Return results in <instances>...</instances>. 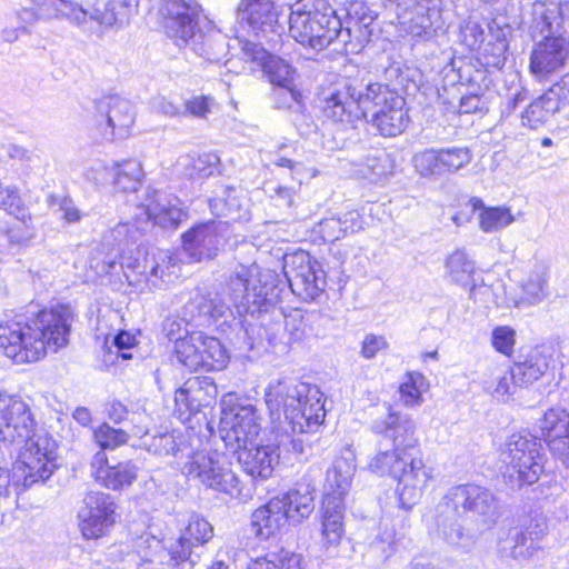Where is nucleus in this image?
<instances>
[{
    "mask_svg": "<svg viewBox=\"0 0 569 569\" xmlns=\"http://www.w3.org/2000/svg\"><path fill=\"white\" fill-rule=\"evenodd\" d=\"M144 445L149 452L157 456L174 455L178 450L176 439L170 433L153 436L149 441H146Z\"/></svg>",
    "mask_w": 569,
    "mask_h": 569,
    "instance_id": "nucleus-60",
    "label": "nucleus"
},
{
    "mask_svg": "<svg viewBox=\"0 0 569 569\" xmlns=\"http://www.w3.org/2000/svg\"><path fill=\"white\" fill-rule=\"evenodd\" d=\"M391 437H385V442H378L377 452L370 458L368 469L378 476L389 475L391 471Z\"/></svg>",
    "mask_w": 569,
    "mask_h": 569,
    "instance_id": "nucleus-55",
    "label": "nucleus"
},
{
    "mask_svg": "<svg viewBox=\"0 0 569 569\" xmlns=\"http://www.w3.org/2000/svg\"><path fill=\"white\" fill-rule=\"evenodd\" d=\"M138 466L132 460L110 463L106 452L98 451L90 462V473L101 486L110 490L129 488L138 477Z\"/></svg>",
    "mask_w": 569,
    "mask_h": 569,
    "instance_id": "nucleus-21",
    "label": "nucleus"
},
{
    "mask_svg": "<svg viewBox=\"0 0 569 569\" xmlns=\"http://www.w3.org/2000/svg\"><path fill=\"white\" fill-rule=\"evenodd\" d=\"M391 90L388 84L370 83L362 93L356 87L345 83L333 89L323 99L322 112L335 122L368 119L372 128L383 137H391Z\"/></svg>",
    "mask_w": 569,
    "mask_h": 569,
    "instance_id": "nucleus-5",
    "label": "nucleus"
},
{
    "mask_svg": "<svg viewBox=\"0 0 569 569\" xmlns=\"http://www.w3.org/2000/svg\"><path fill=\"white\" fill-rule=\"evenodd\" d=\"M146 213L148 222L152 220L154 224L163 229H176L184 216L180 208L161 203L158 200L147 204Z\"/></svg>",
    "mask_w": 569,
    "mask_h": 569,
    "instance_id": "nucleus-47",
    "label": "nucleus"
},
{
    "mask_svg": "<svg viewBox=\"0 0 569 569\" xmlns=\"http://www.w3.org/2000/svg\"><path fill=\"white\" fill-rule=\"evenodd\" d=\"M561 13L559 2L536 1L531 6V28L546 36L560 34Z\"/></svg>",
    "mask_w": 569,
    "mask_h": 569,
    "instance_id": "nucleus-38",
    "label": "nucleus"
},
{
    "mask_svg": "<svg viewBox=\"0 0 569 569\" xmlns=\"http://www.w3.org/2000/svg\"><path fill=\"white\" fill-rule=\"evenodd\" d=\"M116 503L104 492L90 491L78 511L79 527L86 539H97L114 523Z\"/></svg>",
    "mask_w": 569,
    "mask_h": 569,
    "instance_id": "nucleus-15",
    "label": "nucleus"
},
{
    "mask_svg": "<svg viewBox=\"0 0 569 569\" xmlns=\"http://www.w3.org/2000/svg\"><path fill=\"white\" fill-rule=\"evenodd\" d=\"M200 370L218 371L228 363V355L221 342L214 337L203 336L201 332L200 341Z\"/></svg>",
    "mask_w": 569,
    "mask_h": 569,
    "instance_id": "nucleus-46",
    "label": "nucleus"
},
{
    "mask_svg": "<svg viewBox=\"0 0 569 569\" xmlns=\"http://www.w3.org/2000/svg\"><path fill=\"white\" fill-rule=\"evenodd\" d=\"M353 475L355 466L351 462L343 458L337 459L326 475V497H337L342 501Z\"/></svg>",
    "mask_w": 569,
    "mask_h": 569,
    "instance_id": "nucleus-42",
    "label": "nucleus"
},
{
    "mask_svg": "<svg viewBox=\"0 0 569 569\" xmlns=\"http://www.w3.org/2000/svg\"><path fill=\"white\" fill-rule=\"evenodd\" d=\"M568 84L569 77L566 76L533 100L521 113V123L530 129L542 126L562 106L569 103Z\"/></svg>",
    "mask_w": 569,
    "mask_h": 569,
    "instance_id": "nucleus-22",
    "label": "nucleus"
},
{
    "mask_svg": "<svg viewBox=\"0 0 569 569\" xmlns=\"http://www.w3.org/2000/svg\"><path fill=\"white\" fill-rule=\"evenodd\" d=\"M550 452L565 466H569V436L546 441Z\"/></svg>",
    "mask_w": 569,
    "mask_h": 569,
    "instance_id": "nucleus-64",
    "label": "nucleus"
},
{
    "mask_svg": "<svg viewBox=\"0 0 569 569\" xmlns=\"http://www.w3.org/2000/svg\"><path fill=\"white\" fill-rule=\"evenodd\" d=\"M280 445L256 446L253 442L232 448L243 471L253 479L269 478L280 460Z\"/></svg>",
    "mask_w": 569,
    "mask_h": 569,
    "instance_id": "nucleus-25",
    "label": "nucleus"
},
{
    "mask_svg": "<svg viewBox=\"0 0 569 569\" xmlns=\"http://www.w3.org/2000/svg\"><path fill=\"white\" fill-rule=\"evenodd\" d=\"M501 548L515 559L529 558L537 549V540L528 531L516 528L509 531Z\"/></svg>",
    "mask_w": 569,
    "mask_h": 569,
    "instance_id": "nucleus-50",
    "label": "nucleus"
},
{
    "mask_svg": "<svg viewBox=\"0 0 569 569\" xmlns=\"http://www.w3.org/2000/svg\"><path fill=\"white\" fill-rule=\"evenodd\" d=\"M319 233L327 242H335L343 237L340 220L337 217L326 218L319 223Z\"/></svg>",
    "mask_w": 569,
    "mask_h": 569,
    "instance_id": "nucleus-62",
    "label": "nucleus"
},
{
    "mask_svg": "<svg viewBox=\"0 0 569 569\" xmlns=\"http://www.w3.org/2000/svg\"><path fill=\"white\" fill-rule=\"evenodd\" d=\"M549 356L542 348L535 347L512 366V377L519 387H527L539 380L549 368Z\"/></svg>",
    "mask_w": 569,
    "mask_h": 569,
    "instance_id": "nucleus-33",
    "label": "nucleus"
},
{
    "mask_svg": "<svg viewBox=\"0 0 569 569\" xmlns=\"http://www.w3.org/2000/svg\"><path fill=\"white\" fill-rule=\"evenodd\" d=\"M435 519L438 537L453 548L469 549L480 533L477 528H466L467 518L443 501L438 503Z\"/></svg>",
    "mask_w": 569,
    "mask_h": 569,
    "instance_id": "nucleus-23",
    "label": "nucleus"
},
{
    "mask_svg": "<svg viewBox=\"0 0 569 569\" xmlns=\"http://www.w3.org/2000/svg\"><path fill=\"white\" fill-rule=\"evenodd\" d=\"M397 26L399 31L413 38L427 39L432 36V17L437 14L425 0H396Z\"/></svg>",
    "mask_w": 569,
    "mask_h": 569,
    "instance_id": "nucleus-24",
    "label": "nucleus"
},
{
    "mask_svg": "<svg viewBox=\"0 0 569 569\" xmlns=\"http://www.w3.org/2000/svg\"><path fill=\"white\" fill-rule=\"evenodd\" d=\"M428 390L429 382L422 373L408 372L398 388L399 402L406 408H418L423 403V395Z\"/></svg>",
    "mask_w": 569,
    "mask_h": 569,
    "instance_id": "nucleus-44",
    "label": "nucleus"
},
{
    "mask_svg": "<svg viewBox=\"0 0 569 569\" xmlns=\"http://www.w3.org/2000/svg\"><path fill=\"white\" fill-rule=\"evenodd\" d=\"M222 422L229 426L222 439L230 449L246 443H252L261 430L260 416L257 408L251 403H237L229 409L222 408Z\"/></svg>",
    "mask_w": 569,
    "mask_h": 569,
    "instance_id": "nucleus-16",
    "label": "nucleus"
},
{
    "mask_svg": "<svg viewBox=\"0 0 569 569\" xmlns=\"http://www.w3.org/2000/svg\"><path fill=\"white\" fill-rule=\"evenodd\" d=\"M345 532L343 502L337 497H325L322 502L321 543L328 553L340 545Z\"/></svg>",
    "mask_w": 569,
    "mask_h": 569,
    "instance_id": "nucleus-30",
    "label": "nucleus"
},
{
    "mask_svg": "<svg viewBox=\"0 0 569 569\" xmlns=\"http://www.w3.org/2000/svg\"><path fill=\"white\" fill-rule=\"evenodd\" d=\"M24 441L23 449L19 455V461L14 475L17 487L28 489L34 483L44 482L57 469V442L48 433H37L36 430Z\"/></svg>",
    "mask_w": 569,
    "mask_h": 569,
    "instance_id": "nucleus-8",
    "label": "nucleus"
},
{
    "mask_svg": "<svg viewBox=\"0 0 569 569\" xmlns=\"http://www.w3.org/2000/svg\"><path fill=\"white\" fill-rule=\"evenodd\" d=\"M264 398L271 411L283 410L292 433L315 431L325 420L322 393L316 386L296 379L278 380L267 388Z\"/></svg>",
    "mask_w": 569,
    "mask_h": 569,
    "instance_id": "nucleus-6",
    "label": "nucleus"
},
{
    "mask_svg": "<svg viewBox=\"0 0 569 569\" xmlns=\"http://www.w3.org/2000/svg\"><path fill=\"white\" fill-rule=\"evenodd\" d=\"M88 18L104 26L129 23L137 13L139 0H120L108 3L104 10L97 7V0H87Z\"/></svg>",
    "mask_w": 569,
    "mask_h": 569,
    "instance_id": "nucleus-35",
    "label": "nucleus"
},
{
    "mask_svg": "<svg viewBox=\"0 0 569 569\" xmlns=\"http://www.w3.org/2000/svg\"><path fill=\"white\" fill-rule=\"evenodd\" d=\"M411 163L419 177L438 179L442 177L439 149H425L413 154Z\"/></svg>",
    "mask_w": 569,
    "mask_h": 569,
    "instance_id": "nucleus-51",
    "label": "nucleus"
},
{
    "mask_svg": "<svg viewBox=\"0 0 569 569\" xmlns=\"http://www.w3.org/2000/svg\"><path fill=\"white\" fill-rule=\"evenodd\" d=\"M471 212L481 210L479 213V228L486 233L500 231L515 221V217L507 207H485L480 198L472 197L468 201Z\"/></svg>",
    "mask_w": 569,
    "mask_h": 569,
    "instance_id": "nucleus-37",
    "label": "nucleus"
},
{
    "mask_svg": "<svg viewBox=\"0 0 569 569\" xmlns=\"http://www.w3.org/2000/svg\"><path fill=\"white\" fill-rule=\"evenodd\" d=\"M461 516L475 519L477 531L490 529L497 521V499L490 489L473 483L451 487L441 499Z\"/></svg>",
    "mask_w": 569,
    "mask_h": 569,
    "instance_id": "nucleus-10",
    "label": "nucleus"
},
{
    "mask_svg": "<svg viewBox=\"0 0 569 569\" xmlns=\"http://www.w3.org/2000/svg\"><path fill=\"white\" fill-rule=\"evenodd\" d=\"M213 535L212 526L203 518L193 516L180 537L169 547L167 566L171 569H193L203 546Z\"/></svg>",
    "mask_w": 569,
    "mask_h": 569,
    "instance_id": "nucleus-12",
    "label": "nucleus"
},
{
    "mask_svg": "<svg viewBox=\"0 0 569 569\" xmlns=\"http://www.w3.org/2000/svg\"><path fill=\"white\" fill-rule=\"evenodd\" d=\"M147 227V220L143 222V226L138 224L137 221L119 223L112 229V237L119 244L136 243L143 236Z\"/></svg>",
    "mask_w": 569,
    "mask_h": 569,
    "instance_id": "nucleus-57",
    "label": "nucleus"
},
{
    "mask_svg": "<svg viewBox=\"0 0 569 569\" xmlns=\"http://www.w3.org/2000/svg\"><path fill=\"white\" fill-rule=\"evenodd\" d=\"M227 281H229V278ZM226 284H228V282H226ZM223 295L228 298L229 303L224 301H218L206 296H197L188 303L187 309L191 313H196L194 317L199 318L201 325L211 320L216 321L223 317L228 311L231 312V307H234L231 303L230 297L227 292V286L223 288Z\"/></svg>",
    "mask_w": 569,
    "mask_h": 569,
    "instance_id": "nucleus-43",
    "label": "nucleus"
},
{
    "mask_svg": "<svg viewBox=\"0 0 569 569\" xmlns=\"http://www.w3.org/2000/svg\"><path fill=\"white\" fill-rule=\"evenodd\" d=\"M416 423L411 417L393 412V457L419 455Z\"/></svg>",
    "mask_w": 569,
    "mask_h": 569,
    "instance_id": "nucleus-39",
    "label": "nucleus"
},
{
    "mask_svg": "<svg viewBox=\"0 0 569 569\" xmlns=\"http://www.w3.org/2000/svg\"><path fill=\"white\" fill-rule=\"evenodd\" d=\"M282 320L284 321L283 331L287 332V342L291 343L300 341L306 336L307 323L305 313L300 309H291L289 312L282 311Z\"/></svg>",
    "mask_w": 569,
    "mask_h": 569,
    "instance_id": "nucleus-54",
    "label": "nucleus"
},
{
    "mask_svg": "<svg viewBox=\"0 0 569 569\" xmlns=\"http://www.w3.org/2000/svg\"><path fill=\"white\" fill-rule=\"evenodd\" d=\"M200 341L201 332H193L189 337L174 338V351L178 361L192 371L200 370V363H202Z\"/></svg>",
    "mask_w": 569,
    "mask_h": 569,
    "instance_id": "nucleus-45",
    "label": "nucleus"
},
{
    "mask_svg": "<svg viewBox=\"0 0 569 569\" xmlns=\"http://www.w3.org/2000/svg\"><path fill=\"white\" fill-rule=\"evenodd\" d=\"M475 263L462 250H456L446 259V274L462 287H469V296L477 299L479 292H488L489 287L473 281Z\"/></svg>",
    "mask_w": 569,
    "mask_h": 569,
    "instance_id": "nucleus-32",
    "label": "nucleus"
},
{
    "mask_svg": "<svg viewBox=\"0 0 569 569\" xmlns=\"http://www.w3.org/2000/svg\"><path fill=\"white\" fill-rule=\"evenodd\" d=\"M500 461L510 482L519 487L532 485L543 472L542 445L529 432L512 433L501 447Z\"/></svg>",
    "mask_w": 569,
    "mask_h": 569,
    "instance_id": "nucleus-7",
    "label": "nucleus"
},
{
    "mask_svg": "<svg viewBox=\"0 0 569 569\" xmlns=\"http://www.w3.org/2000/svg\"><path fill=\"white\" fill-rule=\"evenodd\" d=\"M73 320L72 309L60 305L39 311L33 319L17 316L0 321V350L16 363L39 361L48 349L68 345Z\"/></svg>",
    "mask_w": 569,
    "mask_h": 569,
    "instance_id": "nucleus-2",
    "label": "nucleus"
},
{
    "mask_svg": "<svg viewBox=\"0 0 569 569\" xmlns=\"http://www.w3.org/2000/svg\"><path fill=\"white\" fill-rule=\"evenodd\" d=\"M227 292L238 313H258L270 345L288 343L283 331L282 310L274 307L281 289L269 271H261L257 263L238 264L230 273Z\"/></svg>",
    "mask_w": 569,
    "mask_h": 569,
    "instance_id": "nucleus-3",
    "label": "nucleus"
},
{
    "mask_svg": "<svg viewBox=\"0 0 569 569\" xmlns=\"http://www.w3.org/2000/svg\"><path fill=\"white\" fill-rule=\"evenodd\" d=\"M94 117L97 124H106L109 136L113 137L116 131L122 136L134 121V112L131 103L119 96H106L94 102Z\"/></svg>",
    "mask_w": 569,
    "mask_h": 569,
    "instance_id": "nucleus-27",
    "label": "nucleus"
},
{
    "mask_svg": "<svg viewBox=\"0 0 569 569\" xmlns=\"http://www.w3.org/2000/svg\"><path fill=\"white\" fill-rule=\"evenodd\" d=\"M548 296V267L537 262L521 283L520 302L537 305Z\"/></svg>",
    "mask_w": 569,
    "mask_h": 569,
    "instance_id": "nucleus-40",
    "label": "nucleus"
},
{
    "mask_svg": "<svg viewBox=\"0 0 569 569\" xmlns=\"http://www.w3.org/2000/svg\"><path fill=\"white\" fill-rule=\"evenodd\" d=\"M442 174L456 173L472 160L468 148L452 147L439 149Z\"/></svg>",
    "mask_w": 569,
    "mask_h": 569,
    "instance_id": "nucleus-52",
    "label": "nucleus"
},
{
    "mask_svg": "<svg viewBox=\"0 0 569 569\" xmlns=\"http://www.w3.org/2000/svg\"><path fill=\"white\" fill-rule=\"evenodd\" d=\"M227 227L220 222L197 224L183 233V250L194 261L214 258L224 244Z\"/></svg>",
    "mask_w": 569,
    "mask_h": 569,
    "instance_id": "nucleus-19",
    "label": "nucleus"
},
{
    "mask_svg": "<svg viewBox=\"0 0 569 569\" xmlns=\"http://www.w3.org/2000/svg\"><path fill=\"white\" fill-rule=\"evenodd\" d=\"M36 419L29 407L17 395L0 393V442H13L28 438L36 430Z\"/></svg>",
    "mask_w": 569,
    "mask_h": 569,
    "instance_id": "nucleus-14",
    "label": "nucleus"
},
{
    "mask_svg": "<svg viewBox=\"0 0 569 569\" xmlns=\"http://www.w3.org/2000/svg\"><path fill=\"white\" fill-rule=\"evenodd\" d=\"M214 99L208 96H193L182 103L183 116L206 119L214 107Z\"/></svg>",
    "mask_w": 569,
    "mask_h": 569,
    "instance_id": "nucleus-59",
    "label": "nucleus"
},
{
    "mask_svg": "<svg viewBox=\"0 0 569 569\" xmlns=\"http://www.w3.org/2000/svg\"><path fill=\"white\" fill-rule=\"evenodd\" d=\"M546 441L569 436V412L561 408L549 409L540 421Z\"/></svg>",
    "mask_w": 569,
    "mask_h": 569,
    "instance_id": "nucleus-49",
    "label": "nucleus"
},
{
    "mask_svg": "<svg viewBox=\"0 0 569 569\" xmlns=\"http://www.w3.org/2000/svg\"><path fill=\"white\" fill-rule=\"evenodd\" d=\"M283 271L292 293L302 301H313L323 293L325 272L308 252L297 251L287 254Z\"/></svg>",
    "mask_w": 569,
    "mask_h": 569,
    "instance_id": "nucleus-11",
    "label": "nucleus"
},
{
    "mask_svg": "<svg viewBox=\"0 0 569 569\" xmlns=\"http://www.w3.org/2000/svg\"><path fill=\"white\" fill-rule=\"evenodd\" d=\"M569 53V42L562 34L545 36L531 52L530 70L538 77L558 70Z\"/></svg>",
    "mask_w": 569,
    "mask_h": 569,
    "instance_id": "nucleus-28",
    "label": "nucleus"
},
{
    "mask_svg": "<svg viewBox=\"0 0 569 569\" xmlns=\"http://www.w3.org/2000/svg\"><path fill=\"white\" fill-rule=\"evenodd\" d=\"M209 207L217 217H224L232 221L248 219V200L241 191L223 186L217 194L209 200Z\"/></svg>",
    "mask_w": 569,
    "mask_h": 569,
    "instance_id": "nucleus-31",
    "label": "nucleus"
},
{
    "mask_svg": "<svg viewBox=\"0 0 569 569\" xmlns=\"http://www.w3.org/2000/svg\"><path fill=\"white\" fill-rule=\"evenodd\" d=\"M247 569H302L301 556L293 552H270L256 559H251Z\"/></svg>",
    "mask_w": 569,
    "mask_h": 569,
    "instance_id": "nucleus-48",
    "label": "nucleus"
},
{
    "mask_svg": "<svg viewBox=\"0 0 569 569\" xmlns=\"http://www.w3.org/2000/svg\"><path fill=\"white\" fill-rule=\"evenodd\" d=\"M93 439L100 447V451L104 452V450H114L127 443L129 433L124 429L113 428L109 423L103 422L93 431Z\"/></svg>",
    "mask_w": 569,
    "mask_h": 569,
    "instance_id": "nucleus-53",
    "label": "nucleus"
},
{
    "mask_svg": "<svg viewBox=\"0 0 569 569\" xmlns=\"http://www.w3.org/2000/svg\"><path fill=\"white\" fill-rule=\"evenodd\" d=\"M375 17L361 3L348 9L347 27L326 0H302L297 2L289 16L290 36L306 48L321 51L335 40L345 44L346 50L357 52L371 41Z\"/></svg>",
    "mask_w": 569,
    "mask_h": 569,
    "instance_id": "nucleus-1",
    "label": "nucleus"
},
{
    "mask_svg": "<svg viewBox=\"0 0 569 569\" xmlns=\"http://www.w3.org/2000/svg\"><path fill=\"white\" fill-rule=\"evenodd\" d=\"M241 50L246 59L257 62L269 81L277 87L293 86L296 69L284 59L269 53L261 44L244 40Z\"/></svg>",
    "mask_w": 569,
    "mask_h": 569,
    "instance_id": "nucleus-26",
    "label": "nucleus"
},
{
    "mask_svg": "<svg viewBox=\"0 0 569 569\" xmlns=\"http://www.w3.org/2000/svg\"><path fill=\"white\" fill-rule=\"evenodd\" d=\"M289 521L284 505L272 498L251 515V530L260 540L274 537Z\"/></svg>",
    "mask_w": 569,
    "mask_h": 569,
    "instance_id": "nucleus-29",
    "label": "nucleus"
},
{
    "mask_svg": "<svg viewBox=\"0 0 569 569\" xmlns=\"http://www.w3.org/2000/svg\"><path fill=\"white\" fill-rule=\"evenodd\" d=\"M313 489L309 485H299L282 497H277L284 505L289 521L301 522L315 509Z\"/></svg>",
    "mask_w": 569,
    "mask_h": 569,
    "instance_id": "nucleus-36",
    "label": "nucleus"
},
{
    "mask_svg": "<svg viewBox=\"0 0 569 569\" xmlns=\"http://www.w3.org/2000/svg\"><path fill=\"white\" fill-rule=\"evenodd\" d=\"M40 20L66 18L70 21L82 24L88 18L87 0H34Z\"/></svg>",
    "mask_w": 569,
    "mask_h": 569,
    "instance_id": "nucleus-34",
    "label": "nucleus"
},
{
    "mask_svg": "<svg viewBox=\"0 0 569 569\" xmlns=\"http://www.w3.org/2000/svg\"><path fill=\"white\" fill-rule=\"evenodd\" d=\"M237 12L240 21L247 23L256 37L266 38L268 41L280 37L273 0H241Z\"/></svg>",
    "mask_w": 569,
    "mask_h": 569,
    "instance_id": "nucleus-20",
    "label": "nucleus"
},
{
    "mask_svg": "<svg viewBox=\"0 0 569 569\" xmlns=\"http://www.w3.org/2000/svg\"><path fill=\"white\" fill-rule=\"evenodd\" d=\"M143 177L142 164L136 159H128L110 164L98 163L87 172L88 180L96 186L112 184L122 192L136 191Z\"/></svg>",
    "mask_w": 569,
    "mask_h": 569,
    "instance_id": "nucleus-17",
    "label": "nucleus"
},
{
    "mask_svg": "<svg viewBox=\"0 0 569 569\" xmlns=\"http://www.w3.org/2000/svg\"><path fill=\"white\" fill-rule=\"evenodd\" d=\"M291 121L302 137H309L312 132L316 131L317 127L312 118L306 113V107L292 113Z\"/></svg>",
    "mask_w": 569,
    "mask_h": 569,
    "instance_id": "nucleus-63",
    "label": "nucleus"
},
{
    "mask_svg": "<svg viewBox=\"0 0 569 569\" xmlns=\"http://www.w3.org/2000/svg\"><path fill=\"white\" fill-rule=\"evenodd\" d=\"M491 343L496 351L510 356L516 343V331L509 326L496 327L491 332Z\"/></svg>",
    "mask_w": 569,
    "mask_h": 569,
    "instance_id": "nucleus-58",
    "label": "nucleus"
},
{
    "mask_svg": "<svg viewBox=\"0 0 569 569\" xmlns=\"http://www.w3.org/2000/svg\"><path fill=\"white\" fill-rule=\"evenodd\" d=\"M461 41L471 50L480 48L485 41V31L476 21H467L461 28Z\"/></svg>",
    "mask_w": 569,
    "mask_h": 569,
    "instance_id": "nucleus-61",
    "label": "nucleus"
},
{
    "mask_svg": "<svg viewBox=\"0 0 569 569\" xmlns=\"http://www.w3.org/2000/svg\"><path fill=\"white\" fill-rule=\"evenodd\" d=\"M273 101L278 109H288L291 114L305 108L302 96L295 86L277 87L273 91Z\"/></svg>",
    "mask_w": 569,
    "mask_h": 569,
    "instance_id": "nucleus-56",
    "label": "nucleus"
},
{
    "mask_svg": "<svg viewBox=\"0 0 569 569\" xmlns=\"http://www.w3.org/2000/svg\"><path fill=\"white\" fill-rule=\"evenodd\" d=\"M183 471L189 479L199 481L206 488L230 496L240 493L239 479L224 452L196 451L184 463Z\"/></svg>",
    "mask_w": 569,
    "mask_h": 569,
    "instance_id": "nucleus-9",
    "label": "nucleus"
},
{
    "mask_svg": "<svg viewBox=\"0 0 569 569\" xmlns=\"http://www.w3.org/2000/svg\"><path fill=\"white\" fill-rule=\"evenodd\" d=\"M217 386L209 377L189 378L174 395L176 411L181 420H188L202 408L210 407L217 398Z\"/></svg>",
    "mask_w": 569,
    "mask_h": 569,
    "instance_id": "nucleus-18",
    "label": "nucleus"
},
{
    "mask_svg": "<svg viewBox=\"0 0 569 569\" xmlns=\"http://www.w3.org/2000/svg\"><path fill=\"white\" fill-rule=\"evenodd\" d=\"M167 34L177 46H189L194 53L210 63L226 61L229 53L227 37L207 20L200 21V6L184 0H162Z\"/></svg>",
    "mask_w": 569,
    "mask_h": 569,
    "instance_id": "nucleus-4",
    "label": "nucleus"
},
{
    "mask_svg": "<svg viewBox=\"0 0 569 569\" xmlns=\"http://www.w3.org/2000/svg\"><path fill=\"white\" fill-rule=\"evenodd\" d=\"M219 158L212 153H204L197 158L183 156L178 161L181 168V174L192 181L201 183L204 179L211 177L218 168Z\"/></svg>",
    "mask_w": 569,
    "mask_h": 569,
    "instance_id": "nucleus-41",
    "label": "nucleus"
},
{
    "mask_svg": "<svg viewBox=\"0 0 569 569\" xmlns=\"http://www.w3.org/2000/svg\"><path fill=\"white\" fill-rule=\"evenodd\" d=\"M393 479L397 480L399 507L409 510L420 499L429 473L419 455L393 457Z\"/></svg>",
    "mask_w": 569,
    "mask_h": 569,
    "instance_id": "nucleus-13",
    "label": "nucleus"
}]
</instances>
